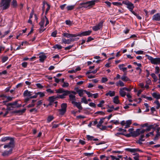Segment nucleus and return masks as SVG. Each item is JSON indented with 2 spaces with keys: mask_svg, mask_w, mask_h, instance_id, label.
<instances>
[{
  "mask_svg": "<svg viewBox=\"0 0 160 160\" xmlns=\"http://www.w3.org/2000/svg\"><path fill=\"white\" fill-rule=\"evenodd\" d=\"M56 92L58 93H62L61 95H58L57 96H54L50 97H49L48 101L50 103L49 105H51L52 103L54 101L57 100L58 98H60L63 99L66 97L70 92V91L68 90H65L62 88H60L58 90H56Z\"/></svg>",
  "mask_w": 160,
  "mask_h": 160,
  "instance_id": "obj_1",
  "label": "nucleus"
},
{
  "mask_svg": "<svg viewBox=\"0 0 160 160\" xmlns=\"http://www.w3.org/2000/svg\"><path fill=\"white\" fill-rule=\"evenodd\" d=\"M45 22V26L46 27L49 23L48 20L46 16H44L41 18V21L39 24L40 26V28L39 29V32L40 33L43 32L46 29V28H44V26Z\"/></svg>",
  "mask_w": 160,
  "mask_h": 160,
  "instance_id": "obj_2",
  "label": "nucleus"
},
{
  "mask_svg": "<svg viewBox=\"0 0 160 160\" xmlns=\"http://www.w3.org/2000/svg\"><path fill=\"white\" fill-rule=\"evenodd\" d=\"M96 2V0H92L80 3L79 8H84L87 9H90L95 5Z\"/></svg>",
  "mask_w": 160,
  "mask_h": 160,
  "instance_id": "obj_3",
  "label": "nucleus"
},
{
  "mask_svg": "<svg viewBox=\"0 0 160 160\" xmlns=\"http://www.w3.org/2000/svg\"><path fill=\"white\" fill-rule=\"evenodd\" d=\"M14 143L13 141H10V142L8 144L5 145L4 146V148H10L9 151H6L4 152H2V155L3 156H8L9 154L12 153V148L13 147Z\"/></svg>",
  "mask_w": 160,
  "mask_h": 160,
  "instance_id": "obj_4",
  "label": "nucleus"
},
{
  "mask_svg": "<svg viewBox=\"0 0 160 160\" xmlns=\"http://www.w3.org/2000/svg\"><path fill=\"white\" fill-rule=\"evenodd\" d=\"M11 0H1L0 3V7L2 8L3 10L8 8L10 6Z\"/></svg>",
  "mask_w": 160,
  "mask_h": 160,
  "instance_id": "obj_5",
  "label": "nucleus"
},
{
  "mask_svg": "<svg viewBox=\"0 0 160 160\" xmlns=\"http://www.w3.org/2000/svg\"><path fill=\"white\" fill-rule=\"evenodd\" d=\"M148 59L150 60L151 62L153 64H159L160 63V58H154L151 57H148Z\"/></svg>",
  "mask_w": 160,
  "mask_h": 160,
  "instance_id": "obj_6",
  "label": "nucleus"
},
{
  "mask_svg": "<svg viewBox=\"0 0 160 160\" xmlns=\"http://www.w3.org/2000/svg\"><path fill=\"white\" fill-rule=\"evenodd\" d=\"M104 22L102 20L100 22L98 23L97 25L93 26L92 28V29L93 31H97L100 29L102 28L103 24Z\"/></svg>",
  "mask_w": 160,
  "mask_h": 160,
  "instance_id": "obj_7",
  "label": "nucleus"
},
{
  "mask_svg": "<svg viewBox=\"0 0 160 160\" xmlns=\"http://www.w3.org/2000/svg\"><path fill=\"white\" fill-rule=\"evenodd\" d=\"M7 106L9 107L11 106L12 108H15L20 107L21 106V104L18 105V101H16L12 103H10L7 104Z\"/></svg>",
  "mask_w": 160,
  "mask_h": 160,
  "instance_id": "obj_8",
  "label": "nucleus"
},
{
  "mask_svg": "<svg viewBox=\"0 0 160 160\" xmlns=\"http://www.w3.org/2000/svg\"><path fill=\"white\" fill-rule=\"evenodd\" d=\"M76 39L71 38L68 39H66L65 38H63L62 39V42L65 44H69L71 42L74 41L76 40Z\"/></svg>",
  "mask_w": 160,
  "mask_h": 160,
  "instance_id": "obj_9",
  "label": "nucleus"
},
{
  "mask_svg": "<svg viewBox=\"0 0 160 160\" xmlns=\"http://www.w3.org/2000/svg\"><path fill=\"white\" fill-rule=\"evenodd\" d=\"M62 35L64 37L67 38L75 37L77 36V34H72L67 33H63Z\"/></svg>",
  "mask_w": 160,
  "mask_h": 160,
  "instance_id": "obj_10",
  "label": "nucleus"
},
{
  "mask_svg": "<svg viewBox=\"0 0 160 160\" xmlns=\"http://www.w3.org/2000/svg\"><path fill=\"white\" fill-rule=\"evenodd\" d=\"M72 104L74 106L76 107L79 110V112H80V110H82V107L81 105V102H75Z\"/></svg>",
  "mask_w": 160,
  "mask_h": 160,
  "instance_id": "obj_11",
  "label": "nucleus"
},
{
  "mask_svg": "<svg viewBox=\"0 0 160 160\" xmlns=\"http://www.w3.org/2000/svg\"><path fill=\"white\" fill-rule=\"evenodd\" d=\"M91 32V31H88L85 32H83L80 34H77V36H87L89 35Z\"/></svg>",
  "mask_w": 160,
  "mask_h": 160,
  "instance_id": "obj_12",
  "label": "nucleus"
},
{
  "mask_svg": "<svg viewBox=\"0 0 160 160\" xmlns=\"http://www.w3.org/2000/svg\"><path fill=\"white\" fill-rule=\"evenodd\" d=\"M126 150L132 153H135L137 152H142V151L140 150L139 148H127Z\"/></svg>",
  "mask_w": 160,
  "mask_h": 160,
  "instance_id": "obj_13",
  "label": "nucleus"
},
{
  "mask_svg": "<svg viewBox=\"0 0 160 160\" xmlns=\"http://www.w3.org/2000/svg\"><path fill=\"white\" fill-rule=\"evenodd\" d=\"M47 57L45 54L43 53H40L39 54V60L41 62H43L46 58Z\"/></svg>",
  "mask_w": 160,
  "mask_h": 160,
  "instance_id": "obj_14",
  "label": "nucleus"
},
{
  "mask_svg": "<svg viewBox=\"0 0 160 160\" xmlns=\"http://www.w3.org/2000/svg\"><path fill=\"white\" fill-rule=\"evenodd\" d=\"M152 19L154 20L159 21L160 20V13H159L154 15L152 18Z\"/></svg>",
  "mask_w": 160,
  "mask_h": 160,
  "instance_id": "obj_15",
  "label": "nucleus"
},
{
  "mask_svg": "<svg viewBox=\"0 0 160 160\" xmlns=\"http://www.w3.org/2000/svg\"><path fill=\"white\" fill-rule=\"evenodd\" d=\"M127 8L132 13V12H134L133 11V9L134 8V6L133 4L131 2L128 4L127 6Z\"/></svg>",
  "mask_w": 160,
  "mask_h": 160,
  "instance_id": "obj_16",
  "label": "nucleus"
},
{
  "mask_svg": "<svg viewBox=\"0 0 160 160\" xmlns=\"http://www.w3.org/2000/svg\"><path fill=\"white\" fill-rule=\"evenodd\" d=\"M69 100L72 104L73 103L76 101V96L74 95L70 94L69 96Z\"/></svg>",
  "mask_w": 160,
  "mask_h": 160,
  "instance_id": "obj_17",
  "label": "nucleus"
},
{
  "mask_svg": "<svg viewBox=\"0 0 160 160\" xmlns=\"http://www.w3.org/2000/svg\"><path fill=\"white\" fill-rule=\"evenodd\" d=\"M105 95L106 96H109L110 97H113L115 95V92L114 91H109L107 92Z\"/></svg>",
  "mask_w": 160,
  "mask_h": 160,
  "instance_id": "obj_18",
  "label": "nucleus"
},
{
  "mask_svg": "<svg viewBox=\"0 0 160 160\" xmlns=\"http://www.w3.org/2000/svg\"><path fill=\"white\" fill-rule=\"evenodd\" d=\"M126 73H125L121 78V79L123 81L127 82L130 80L129 78L126 76Z\"/></svg>",
  "mask_w": 160,
  "mask_h": 160,
  "instance_id": "obj_19",
  "label": "nucleus"
},
{
  "mask_svg": "<svg viewBox=\"0 0 160 160\" xmlns=\"http://www.w3.org/2000/svg\"><path fill=\"white\" fill-rule=\"evenodd\" d=\"M152 96L157 100L160 99V94L158 93L153 92L152 93Z\"/></svg>",
  "mask_w": 160,
  "mask_h": 160,
  "instance_id": "obj_20",
  "label": "nucleus"
},
{
  "mask_svg": "<svg viewBox=\"0 0 160 160\" xmlns=\"http://www.w3.org/2000/svg\"><path fill=\"white\" fill-rule=\"evenodd\" d=\"M125 66V65L124 64H122L119 65L118 67L121 70H122L123 72H125L127 70V68L124 67Z\"/></svg>",
  "mask_w": 160,
  "mask_h": 160,
  "instance_id": "obj_21",
  "label": "nucleus"
},
{
  "mask_svg": "<svg viewBox=\"0 0 160 160\" xmlns=\"http://www.w3.org/2000/svg\"><path fill=\"white\" fill-rule=\"evenodd\" d=\"M118 96H116L114 97L113 98V102L116 104H118L120 103V101L118 99Z\"/></svg>",
  "mask_w": 160,
  "mask_h": 160,
  "instance_id": "obj_22",
  "label": "nucleus"
},
{
  "mask_svg": "<svg viewBox=\"0 0 160 160\" xmlns=\"http://www.w3.org/2000/svg\"><path fill=\"white\" fill-rule=\"evenodd\" d=\"M133 134V137H137L139 136L140 134V129H137L135 131H134Z\"/></svg>",
  "mask_w": 160,
  "mask_h": 160,
  "instance_id": "obj_23",
  "label": "nucleus"
},
{
  "mask_svg": "<svg viewBox=\"0 0 160 160\" xmlns=\"http://www.w3.org/2000/svg\"><path fill=\"white\" fill-rule=\"evenodd\" d=\"M31 93V92L29 91L28 90H26L24 92L23 95L24 97L30 96L32 95Z\"/></svg>",
  "mask_w": 160,
  "mask_h": 160,
  "instance_id": "obj_24",
  "label": "nucleus"
},
{
  "mask_svg": "<svg viewBox=\"0 0 160 160\" xmlns=\"http://www.w3.org/2000/svg\"><path fill=\"white\" fill-rule=\"evenodd\" d=\"M116 84L117 86L123 87L124 86V83L121 80H119L118 82H117Z\"/></svg>",
  "mask_w": 160,
  "mask_h": 160,
  "instance_id": "obj_25",
  "label": "nucleus"
},
{
  "mask_svg": "<svg viewBox=\"0 0 160 160\" xmlns=\"http://www.w3.org/2000/svg\"><path fill=\"white\" fill-rule=\"evenodd\" d=\"M119 94L122 97H124L126 95V92L123 90V89L120 88L119 91Z\"/></svg>",
  "mask_w": 160,
  "mask_h": 160,
  "instance_id": "obj_26",
  "label": "nucleus"
},
{
  "mask_svg": "<svg viewBox=\"0 0 160 160\" xmlns=\"http://www.w3.org/2000/svg\"><path fill=\"white\" fill-rule=\"evenodd\" d=\"M26 110V109L25 108H24L22 110L16 111V112L19 113V115H21L24 113Z\"/></svg>",
  "mask_w": 160,
  "mask_h": 160,
  "instance_id": "obj_27",
  "label": "nucleus"
},
{
  "mask_svg": "<svg viewBox=\"0 0 160 160\" xmlns=\"http://www.w3.org/2000/svg\"><path fill=\"white\" fill-rule=\"evenodd\" d=\"M58 111L59 112V114L62 115L65 113L66 110L61 108V109H58Z\"/></svg>",
  "mask_w": 160,
  "mask_h": 160,
  "instance_id": "obj_28",
  "label": "nucleus"
},
{
  "mask_svg": "<svg viewBox=\"0 0 160 160\" xmlns=\"http://www.w3.org/2000/svg\"><path fill=\"white\" fill-rule=\"evenodd\" d=\"M105 118H102L100 119L99 123L97 125V127L98 128H100V127L101 126L103 122V120Z\"/></svg>",
  "mask_w": 160,
  "mask_h": 160,
  "instance_id": "obj_29",
  "label": "nucleus"
},
{
  "mask_svg": "<svg viewBox=\"0 0 160 160\" xmlns=\"http://www.w3.org/2000/svg\"><path fill=\"white\" fill-rule=\"evenodd\" d=\"M132 122L131 120H129L126 121V125H125V128H128L129 127L130 125L131 124Z\"/></svg>",
  "mask_w": 160,
  "mask_h": 160,
  "instance_id": "obj_30",
  "label": "nucleus"
},
{
  "mask_svg": "<svg viewBox=\"0 0 160 160\" xmlns=\"http://www.w3.org/2000/svg\"><path fill=\"white\" fill-rule=\"evenodd\" d=\"M1 97H3L4 98H6V102L11 101L12 100V98L11 97H7L6 96L3 95H1Z\"/></svg>",
  "mask_w": 160,
  "mask_h": 160,
  "instance_id": "obj_31",
  "label": "nucleus"
},
{
  "mask_svg": "<svg viewBox=\"0 0 160 160\" xmlns=\"http://www.w3.org/2000/svg\"><path fill=\"white\" fill-rule=\"evenodd\" d=\"M75 6V5L68 6L66 8L68 11L74 9Z\"/></svg>",
  "mask_w": 160,
  "mask_h": 160,
  "instance_id": "obj_32",
  "label": "nucleus"
},
{
  "mask_svg": "<svg viewBox=\"0 0 160 160\" xmlns=\"http://www.w3.org/2000/svg\"><path fill=\"white\" fill-rule=\"evenodd\" d=\"M151 75L154 79V82H156L157 81L158 79L155 74L154 73H152L151 74Z\"/></svg>",
  "mask_w": 160,
  "mask_h": 160,
  "instance_id": "obj_33",
  "label": "nucleus"
},
{
  "mask_svg": "<svg viewBox=\"0 0 160 160\" xmlns=\"http://www.w3.org/2000/svg\"><path fill=\"white\" fill-rule=\"evenodd\" d=\"M154 103H155L157 105L156 108L157 109H158L160 108V104L158 100H156L154 102Z\"/></svg>",
  "mask_w": 160,
  "mask_h": 160,
  "instance_id": "obj_34",
  "label": "nucleus"
},
{
  "mask_svg": "<svg viewBox=\"0 0 160 160\" xmlns=\"http://www.w3.org/2000/svg\"><path fill=\"white\" fill-rule=\"evenodd\" d=\"M85 90L82 89H80V91H78V93L80 97H82L83 94V92H84Z\"/></svg>",
  "mask_w": 160,
  "mask_h": 160,
  "instance_id": "obj_35",
  "label": "nucleus"
},
{
  "mask_svg": "<svg viewBox=\"0 0 160 160\" xmlns=\"http://www.w3.org/2000/svg\"><path fill=\"white\" fill-rule=\"evenodd\" d=\"M81 102H83L86 104H88V102L85 97H83L81 99Z\"/></svg>",
  "mask_w": 160,
  "mask_h": 160,
  "instance_id": "obj_36",
  "label": "nucleus"
},
{
  "mask_svg": "<svg viewBox=\"0 0 160 160\" xmlns=\"http://www.w3.org/2000/svg\"><path fill=\"white\" fill-rule=\"evenodd\" d=\"M159 125L157 124H154L153 125H151V128H152V129H153L154 130H156L157 128L158 127Z\"/></svg>",
  "mask_w": 160,
  "mask_h": 160,
  "instance_id": "obj_37",
  "label": "nucleus"
},
{
  "mask_svg": "<svg viewBox=\"0 0 160 160\" xmlns=\"http://www.w3.org/2000/svg\"><path fill=\"white\" fill-rule=\"evenodd\" d=\"M37 94L39 95L40 98L43 97L45 96V94L43 92H38L37 93Z\"/></svg>",
  "mask_w": 160,
  "mask_h": 160,
  "instance_id": "obj_38",
  "label": "nucleus"
},
{
  "mask_svg": "<svg viewBox=\"0 0 160 160\" xmlns=\"http://www.w3.org/2000/svg\"><path fill=\"white\" fill-rule=\"evenodd\" d=\"M54 118L53 116H49L47 118V121L48 122H51V121H52L53 119Z\"/></svg>",
  "mask_w": 160,
  "mask_h": 160,
  "instance_id": "obj_39",
  "label": "nucleus"
},
{
  "mask_svg": "<svg viewBox=\"0 0 160 160\" xmlns=\"http://www.w3.org/2000/svg\"><path fill=\"white\" fill-rule=\"evenodd\" d=\"M67 107V104L66 103H63L61 105V108L66 110Z\"/></svg>",
  "mask_w": 160,
  "mask_h": 160,
  "instance_id": "obj_40",
  "label": "nucleus"
},
{
  "mask_svg": "<svg viewBox=\"0 0 160 160\" xmlns=\"http://www.w3.org/2000/svg\"><path fill=\"white\" fill-rule=\"evenodd\" d=\"M48 3H47V2L45 1H43V6L42 7V10L43 12H44V11H45V5L46 4L47 5V4H48Z\"/></svg>",
  "mask_w": 160,
  "mask_h": 160,
  "instance_id": "obj_41",
  "label": "nucleus"
},
{
  "mask_svg": "<svg viewBox=\"0 0 160 160\" xmlns=\"http://www.w3.org/2000/svg\"><path fill=\"white\" fill-rule=\"evenodd\" d=\"M156 130L157 131V134L156 135L155 137L156 138L158 137V136H159V134L160 133V132H159L160 130V128L158 127V128H157V129H156Z\"/></svg>",
  "mask_w": 160,
  "mask_h": 160,
  "instance_id": "obj_42",
  "label": "nucleus"
},
{
  "mask_svg": "<svg viewBox=\"0 0 160 160\" xmlns=\"http://www.w3.org/2000/svg\"><path fill=\"white\" fill-rule=\"evenodd\" d=\"M104 103V101L103 100H102L100 102L99 104L98 105V106L99 107H101L103 106V104Z\"/></svg>",
  "mask_w": 160,
  "mask_h": 160,
  "instance_id": "obj_43",
  "label": "nucleus"
},
{
  "mask_svg": "<svg viewBox=\"0 0 160 160\" xmlns=\"http://www.w3.org/2000/svg\"><path fill=\"white\" fill-rule=\"evenodd\" d=\"M12 5L14 7H15L17 6V2L16 0H13L12 2Z\"/></svg>",
  "mask_w": 160,
  "mask_h": 160,
  "instance_id": "obj_44",
  "label": "nucleus"
},
{
  "mask_svg": "<svg viewBox=\"0 0 160 160\" xmlns=\"http://www.w3.org/2000/svg\"><path fill=\"white\" fill-rule=\"evenodd\" d=\"M112 4L114 5L117 6H119L122 5V4L120 2H114L112 3Z\"/></svg>",
  "mask_w": 160,
  "mask_h": 160,
  "instance_id": "obj_45",
  "label": "nucleus"
},
{
  "mask_svg": "<svg viewBox=\"0 0 160 160\" xmlns=\"http://www.w3.org/2000/svg\"><path fill=\"white\" fill-rule=\"evenodd\" d=\"M10 139L9 137H6L1 139V141L2 142H5L6 140H8Z\"/></svg>",
  "mask_w": 160,
  "mask_h": 160,
  "instance_id": "obj_46",
  "label": "nucleus"
},
{
  "mask_svg": "<svg viewBox=\"0 0 160 160\" xmlns=\"http://www.w3.org/2000/svg\"><path fill=\"white\" fill-rule=\"evenodd\" d=\"M108 79L107 78L103 77L102 78L101 82L102 83H105L107 82Z\"/></svg>",
  "mask_w": 160,
  "mask_h": 160,
  "instance_id": "obj_47",
  "label": "nucleus"
},
{
  "mask_svg": "<svg viewBox=\"0 0 160 160\" xmlns=\"http://www.w3.org/2000/svg\"><path fill=\"white\" fill-rule=\"evenodd\" d=\"M69 86V83L68 82H64L63 84L62 85V87L63 88L67 87Z\"/></svg>",
  "mask_w": 160,
  "mask_h": 160,
  "instance_id": "obj_48",
  "label": "nucleus"
},
{
  "mask_svg": "<svg viewBox=\"0 0 160 160\" xmlns=\"http://www.w3.org/2000/svg\"><path fill=\"white\" fill-rule=\"evenodd\" d=\"M8 59V57L7 56H5L2 58V61L3 62H6Z\"/></svg>",
  "mask_w": 160,
  "mask_h": 160,
  "instance_id": "obj_49",
  "label": "nucleus"
},
{
  "mask_svg": "<svg viewBox=\"0 0 160 160\" xmlns=\"http://www.w3.org/2000/svg\"><path fill=\"white\" fill-rule=\"evenodd\" d=\"M132 13L135 15L137 18L139 20H141L142 19V18L141 16H140L138 14H137L135 12H132Z\"/></svg>",
  "mask_w": 160,
  "mask_h": 160,
  "instance_id": "obj_50",
  "label": "nucleus"
},
{
  "mask_svg": "<svg viewBox=\"0 0 160 160\" xmlns=\"http://www.w3.org/2000/svg\"><path fill=\"white\" fill-rule=\"evenodd\" d=\"M57 34V31H55L53 32L51 34V36L52 37H56Z\"/></svg>",
  "mask_w": 160,
  "mask_h": 160,
  "instance_id": "obj_51",
  "label": "nucleus"
},
{
  "mask_svg": "<svg viewBox=\"0 0 160 160\" xmlns=\"http://www.w3.org/2000/svg\"><path fill=\"white\" fill-rule=\"evenodd\" d=\"M84 92H85L88 95V97H91L92 96V94L90 92H87L86 90H85Z\"/></svg>",
  "mask_w": 160,
  "mask_h": 160,
  "instance_id": "obj_52",
  "label": "nucleus"
},
{
  "mask_svg": "<svg viewBox=\"0 0 160 160\" xmlns=\"http://www.w3.org/2000/svg\"><path fill=\"white\" fill-rule=\"evenodd\" d=\"M144 105L146 108V112H148L149 111V106H148V104L145 103H144Z\"/></svg>",
  "mask_w": 160,
  "mask_h": 160,
  "instance_id": "obj_53",
  "label": "nucleus"
},
{
  "mask_svg": "<svg viewBox=\"0 0 160 160\" xmlns=\"http://www.w3.org/2000/svg\"><path fill=\"white\" fill-rule=\"evenodd\" d=\"M133 128H131L129 129L128 131L131 134L132 136H133V133L134 131H133Z\"/></svg>",
  "mask_w": 160,
  "mask_h": 160,
  "instance_id": "obj_54",
  "label": "nucleus"
},
{
  "mask_svg": "<svg viewBox=\"0 0 160 160\" xmlns=\"http://www.w3.org/2000/svg\"><path fill=\"white\" fill-rule=\"evenodd\" d=\"M93 154V153H84V154L85 156H92Z\"/></svg>",
  "mask_w": 160,
  "mask_h": 160,
  "instance_id": "obj_55",
  "label": "nucleus"
},
{
  "mask_svg": "<svg viewBox=\"0 0 160 160\" xmlns=\"http://www.w3.org/2000/svg\"><path fill=\"white\" fill-rule=\"evenodd\" d=\"M141 67H138L136 68V69L139 72V74H140L142 72V69L141 68Z\"/></svg>",
  "mask_w": 160,
  "mask_h": 160,
  "instance_id": "obj_56",
  "label": "nucleus"
},
{
  "mask_svg": "<svg viewBox=\"0 0 160 160\" xmlns=\"http://www.w3.org/2000/svg\"><path fill=\"white\" fill-rule=\"evenodd\" d=\"M36 85L38 88H42L43 87L41 84L39 83L36 84Z\"/></svg>",
  "mask_w": 160,
  "mask_h": 160,
  "instance_id": "obj_57",
  "label": "nucleus"
},
{
  "mask_svg": "<svg viewBox=\"0 0 160 160\" xmlns=\"http://www.w3.org/2000/svg\"><path fill=\"white\" fill-rule=\"evenodd\" d=\"M111 157L112 160H119V158H117L114 156H111Z\"/></svg>",
  "mask_w": 160,
  "mask_h": 160,
  "instance_id": "obj_58",
  "label": "nucleus"
},
{
  "mask_svg": "<svg viewBox=\"0 0 160 160\" xmlns=\"http://www.w3.org/2000/svg\"><path fill=\"white\" fill-rule=\"evenodd\" d=\"M87 139L88 140H93V137L90 135L87 136Z\"/></svg>",
  "mask_w": 160,
  "mask_h": 160,
  "instance_id": "obj_59",
  "label": "nucleus"
},
{
  "mask_svg": "<svg viewBox=\"0 0 160 160\" xmlns=\"http://www.w3.org/2000/svg\"><path fill=\"white\" fill-rule=\"evenodd\" d=\"M47 8L46 9V12H45L46 14L47 13H48V11L50 9V5L49 4H47Z\"/></svg>",
  "mask_w": 160,
  "mask_h": 160,
  "instance_id": "obj_60",
  "label": "nucleus"
},
{
  "mask_svg": "<svg viewBox=\"0 0 160 160\" xmlns=\"http://www.w3.org/2000/svg\"><path fill=\"white\" fill-rule=\"evenodd\" d=\"M135 52L137 54H143V51H141V50H139V51H135Z\"/></svg>",
  "mask_w": 160,
  "mask_h": 160,
  "instance_id": "obj_61",
  "label": "nucleus"
},
{
  "mask_svg": "<svg viewBox=\"0 0 160 160\" xmlns=\"http://www.w3.org/2000/svg\"><path fill=\"white\" fill-rule=\"evenodd\" d=\"M89 105L91 107L95 108L96 107V104L93 102H90L89 104Z\"/></svg>",
  "mask_w": 160,
  "mask_h": 160,
  "instance_id": "obj_62",
  "label": "nucleus"
},
{
  "mask_svg": "<svg viewBox=\"0 0 160 160\" xmlns=\"http://www.w3.org/2000/svg\"><path fill=\"white\" fill-rule=\"evenodd\" d=\"M54 47L55 48H57L58 49H61L62 48V47L61 45L58 44L55 45Z\"/></svg>",
  "mask_w": 160,
  "mask_h": 160,
  "instance_id": "obj_63",
  "label": "nucleus"
},
{
  "mask_svg": "<svg viewBox=\"0 0 160 160\" xmlns=\"http://www.w3.org/2000/svg\"><path fill=\"white\" fill-rule=\"evenodd\" d=\"M155 69H156L155 73H157V74L159 72V71H160V69H159V67H155Z\"/></svg>",
  "mask_w": 160,
  "mask_h": 160,
  "instance_id": "obj_64",
  "label": "nucleus"
}]
</instances>
